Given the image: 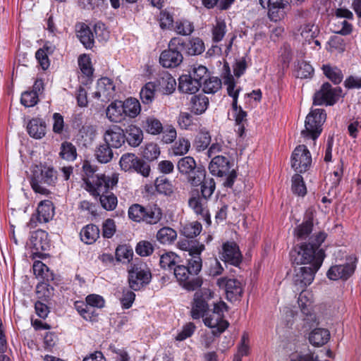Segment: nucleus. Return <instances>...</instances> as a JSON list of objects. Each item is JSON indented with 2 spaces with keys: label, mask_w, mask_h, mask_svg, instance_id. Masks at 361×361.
I'll list each match as a JSON object with an SVG mask.
<instances>
[{
  "label": "nucleus",
  "mask_w": 361,
  "mask_h": 361,
  "mask_svg": "<svg viewBox=\"0 0 361 361\" xmlns=\"http://www.w3.org/2000/svg\"><path fill=\"white\" fill-rule=\"evenodd\" d=\"M85 188L94 196H102L109 192V190L114 188L118 181V176L116 173L111 176L104 174H97L90 178H83Z\"/></svg>",
  "instance_id": "nucleus-1"
},
{
  "label": "nucleus",
  "mask_w": 361,
  "mask_h": 361,
  "mask_svg": "<svg viewBox=\"0 0 361 361\" xmlns=\"http://www.w3.org/2000/svg\"><path fill=\"white\" fill-rule=\"evenodd\" d=\"M291 261L296 264H307V267H314L316 260L321 258V264H322L324 253L322 250L317 252L312 245L302 244L298 247H295L290 252Z\"/></svg>",
  "instance_id": "nucleus-2"
},
{
  "label": "nucleus",
  "mask_w": 361,
  "mask_h": 361,
  "mask_svg": "<svg viewBox=\"0 0 361 361\" xmlns=\"http://www.w3.org/2000/svg\"><path fill=\"white\" fill-rule=\"evenodd\" d=\"M180 173L186 175L188 181L192 186H197L204 177L206 171L202 166H197L193 157L187 156L180 159L177 163Z\"/></svg>",
  "instance_id": "nucleus-3"
},
{
  "label": "nucleus",
  "mask_w": 361,
  "mask_h": 361,
  "mask_svg": "<svg viewBox=\"0 0 361 361\" xmlns=\"http://www.w3.org/2000/svg\"><path fill=\"white\" fill-rule=\"evenodd\" d=\"M326 115L324 110L316 109L312 110L307 116L305 122V129L301 131V135L305 138H311L314 141L321 134L322 126L325 122Z\"/></svg>",
  "instance_id": "nucleus-4"
},
{
  "label": "nucleus",
  "mask_w": 361,
  "mask_h": 361,
  "mask_svg": "<svg viewBox=\"0 0 361 361\" xmlns=\"http://www.w3.org/2000/svg\"><path fill=\"white\" fill-rule=\"evenodd\" d=\"M321 267V258H318L314 267H300L295 268L293 277V283L295 290L305 289L312 283L314 274Z\"/></svg>",
  "instance_id": "nucleus-5"
},
{
  "label": "nucleus",
  "mask_w": 361,
  "mask_h": 361,
  "mask_svg": "<svg viewBox=\"0 0 361 361\" xmlns=\"http://www.w3.org/2000/svg\"><path fill=\"white\" fill-rule=\"evenodd\" d=\"M183 45V42L180 38H172L169 43V49L162 51L160 55V63L165 68H174L180 65L183 57L178 50V46Z\"/></svg>",
  "instance_id": "nucleus-6"
},
{
  "label": "nucleus",
  "mask_w": 361,
  "mask_h": 361,
  "mask_svg": "<svg viewBox=\"0 0 361 361\" xmlns=\"http://www.w3.org/2000/svg\"><path fill=\"white\" fill-rule=\"evenodd\" d=\"M35 171L31 180V185L35 192L48 195L49 190L43 185H52L55 183L57 177L56 172L52 168H44L43 169Z\"/></svg>",
  "instance_id": "nucleus-7"
},
{
  "label": "nucleus",
  "mask_w": 361,
  "mask_h": 361,
  "mask_svg": "<svg viewBox=\"0 0 361 361\" xmlns=\"http://www.w3.org/2000/svg\"><path fill=\"white\" fill-rule=\"evenodd\" d=\"M120 166L125 171L134 170L144 177H147L150 173L149 165L138 158L135 154L126 153L121 156L119 161Z\"/></svg>",
  "instance_id": "nucleus-8"
},
{
  "label": "nucleus",
  "mask_w": 361,
  "mask_h": 361,
  "mask_svg": "<svg viewBox=\"0 0 361 361\" xmlns=\"http://www.w3.org/2000/svg\"><path fill=\"white\" fill-rule=\"evenodd\" d=\"M173 274L179 283L188 290H195L202 284V280L195 276L186 266H176L173 268Z\"/></svg>",
  "instance_id": "nucleus-9"
},
{
  "label": "nucleus",
  "mask_w": 361,
  "mask_h": 361,
  "mask_svg": "<svg viewBox=\"0 0 361 361\" xmlns=\"http://www.w3.org/2000/svg\"><path fill=\"white\" fill-rule=\"evenodd\" d=\"M312 164L310 151L304 145L296 147L291 156V167L297 173L307 171Z\"/></svg>",
  "instance_id": "nucleus-10"
},
{
  "label": "nucleus",
  "mask_w": 361,
  "mask_h": 361,
  "mask_svg": "<svg viewBox=\"0 0 361 361\" xmlns=\"http://www.w3.org/2000/svg\"><path fill=\"white\" fill-rule=\"evenodd\" d=\"M104 306V300L99 295L91 294L87 296L86 302H76L75 308L85 319L92 320L94 317V307L102 308Z\"/></svg>",
  "instance_id": "nucleus-11"
},
{
  "label": "nucleus",
  "mask_w": 361,
  "mask_h": 361,
  "mask_svg": "<svg viewBox=\"0 0 361 361\" xmlns=\"http://www.w3.org/2000/svg\"><path fill=\"white\" fill-rule=\"evenodd\" d=\"M341 89L333 88L329 82L324 83L320 90L315 92L314 96V104L315 105H333L340 97Z\"/></svg>",
  "instance_id": "nucleus-12"
},
{
  "label": "nucleus",
  "mask_w": 361,
  "mask_h": 361,
  "mask_svg": "<svg viewBox=\"0 0 361 361\" xmlns=\"http://www.w3.org/2000/svg\"><path fill=\"white\" fill-rule=\"evenodd\" d=\"M348 262L342 265H335L330 267L327 271V276L331 280H346L354 272L356 267L357 258L355 256H350Z\"/></svg>",
  "instance_id": "nucleus-13"
},
{
  "label": "nucleus",
  "mask_w": 361,
  "mask_h": 361,
  "mask_svg": "<svg viewBox=\"0 0 361 361\" xmlns=\"http://www.w3.org/2000/svg\"><path fill=\"white\" fill-rule=\"evenodd\" d=\"M53 216L54 207L51 202L42 201L37 207V213L31 216L27 226L34 228L37 226V223H47L52 219Z\"/></svg>",
  "instance_id": "nucleus-14"
},
{
  "label": "nucleus",
  "mask_w": 361,
  "mask_h": 361,
  "mask_svg": "<svg viewBox=\"0 0 361 361\" xmlns=\"http://www.w3.org/2000/svg\"><path fill=\"white\" fill-rule=\"evenodd\" d=\"M115 85L109 78H102L98 80L96 90L92 96L102 102H109L114 96Z\"/></svg>",
  "instance_id": "nucleus-15"
},
{
  "label": "nucleus",
  "mask_w": 361,
  "mask_h": 361,
  "mask_svg": "<svg viewBox=\"0 0 361 361\" xmlns=\"http://www.w3.org/2000/svg\"><path fill=\"white\" fill-rule=\"evenodd\" d=\"M216 284L225 290L226 298L230 301H235L242 296L243 286L237 279L220 278L217 280Z\"/></svg>",
  "instance_id": "nucleus-16"
},
{
  "label": "nucleus",
  "mask_w": 361,
  "mask_h": 361,
  "mask_svg": "<svg viewBox=\"0 0 361 361\" xmlns=\"http://www.w3.org/2000/svg\"><path fill=\"white\" fill-rule=\"evenodd\" d=\"M221 258L225 262L238 267L242 262L243 256L235 242H226L222 245Z\"/></svg>",
  "instance_id": "nucleus-17"
},
{
  "label": "nucleus",
  "mask_w": 361,
  "mask_h": 361,
  "mask_svg": "<svg viewBox=\"0 0 361 361\" xmlns=\"http://www.w3.org/2000/svg\"><path fill=\"white\" fill-rule=\"evenodd\" d=\"M151 273L140 267H133L129 271V285L131 289L137 290L149 282Z\"/></svg>",
  "instance_id": "nucleus-18"
},
{
  "label": "nucleus",
  "mask_w": 361,
  "mask_h": 361,
  "mask_svg": "<svg viewBox=\"0 0 361 361\" xmlns=\"http://www.w3.org/2000/svg\"><path fill=\"white\" fill-rule=\"evenodd\" d=\"M204 317V323L208 327L212 329V334L219 336L228 326V322L218 315L207 312Z\"/></svg>",
  "instance_id": "nucleus-19"
},
{
  "label": "nucleus",
  "mask_w": 361,
  "mask_h": 361,
  "mask_svg": "<svg viewBox=\"0 0 361 361\" xmlns=\"http://www.w3.org/2000/svg\"><path fill=\"white\" fill-rule=\"evenodd\" d=\"M188 205L197 215H200L203 220L207 224H210L207 200L204 199L202 196L192 197L189 199Z\"/></svg>",
  "instance_id": "nucleus-20"
},
{
  "label": "nucleus",
  "mask_w": 361,
  "mask_h": 361,
  "mask_svg": "<svg viewBox=\"0 0 361 361\" xmlns=\"http://www.w3.org/2000/svg\"><path fill=\"white\" fill-rule=\"evenodd\" d=\"M154 83L157 90L164 94H171L175 90L176 86V82L174 78L166 71L159 74Z\"/></svg>",
  "instance_id": "nucleus-21"
},
{
  "label": "nucleus",
  "mask_w": 361,
  "mask_h": 361,
  "mask_svg": "<svg viewBox=\"0 0 361 361\" xmlns=\"http://www.w3.org/2000/svg\"><path fill=\"white\" fill-rule=\"evenodd\" d=\"M125 139L123 130L117 126L107 130L104 135L105 143L114 148L121 147L125 142Z\"/></svg>",
  "instance_id": "nucleus-22"
},
{
  "label": "nucleus",
  "mask_w": 361,
  "mask_h": 361,
  "mask_svg": "<svg viewBox=\"0 0 361 361\" xmlns=\"http://www.w3.org/2000/svg\"><path fill=\"white\" fill-rule=\"evenodd\" d=\"M30 243L33 253L47 250L49 247L48 233L42 230H37L30 237Z\"/></svg>",
  "instance_id": "nucleus-23"
},
{
  "label": "nucleus",
  "mask_w": 361,
  "mask_h": 361,
  "mask_svg": "<svg viewBox=\"0 0 361 361\" xmlns=\"http://www.w3.org/2000/svg\"><path fill=\"white\" fill-rule=\"evenodd\" d=\"M212 173L223 176L229 171V161L223 156H215L209 166Z\"/></svg>",
  "instance_id": "nucleus-24"
},
{
  "label": "nucleus",
  "mask_w": 361,
  "mask_h": 361,
  "mask_svg": "<svg viewBox=\"0 0 361 361\" xmlns=\"http://www.w3.org/2000/svg\"><path fill=\"white\" fill-rule=\"evenodd\" d=\"M77 37L87 49H91L94 46V35L90 28L85 24L77 25Z\"/></svg>",
  "instance_id": "nucleus-25"
},
{
  "label": "nucleus",
  "mask_w": 361,
  "mask_h": 361,
  "mask_svg": "<svg viewBox=\"0 0 361 361\" xmlns=\"http://www.w3.org/2000/svg\"><path fill=\"white\" fill-rule=\"evenodd\" d=\"M200 87V83L188 75H181L179 78L178 89L182 92L194 94L199 90Z\"/></svg>",
  "instance_id": "nucleus-26"
},
{
  "label": "nucleus",
  "mask_w": 361,
  "mask_h": 361,
  "mask_svg": "<svg viewBox=\"0 0 361 361\" xmlns=\"http://www.w3.org/2000/svg\"><path fill=\"white\" fill-rule=\"evenodd\" d=\"M204 245L201 244L193 253L189 255L190 258L188 259V266L187 267L190 271L196 276L201 271L202 262L200 257L201 252L204 250Z\"/></svg>",
  "instance_id": "nucleus-27"
},
{
  "label": "nucleus",
  "mask_w": 361,
  "mask_h": 361,
  "mask_svg": "<svg viewBox=\"0 0 361 361\" xmlns=\"http://www.w3.org/2000/svg\"><path fill=\"white\" fill-rule=\"evenodd\" d=\"M29 135L36 139H40L46 133V124L39 118L32 119L27 126Z\"/></svg>",
  "instance_id": "nucleus-28"
},
{
  "label": "nucleus",
  "mask_w": 361,
  "mask_h": 361,
  "mask_svg": "<svg viewBox=\"0 0 361 361\" xmlns=\"http://www.w3.org/2000/svg\"><path fill=\"white\" fill-rule=\"evenodd\" d=\"M81 240L86 244H92L99 237V229L94 224L83 227L80 233Z\"/></svg>",
  "instance_id": "nucleus-29"
},
{
  "label": "nucleus",
  "mask_w": 361,
  "mask_h": 361,
  "mask_svg": "<svg viewBox=\"0 0 361 361\" xmlns=\"http://www.w3.org/2000/svg\"><path fill=\"white\" fill-rule=\"evenodd\" d=\"M330 338V334L326 329L317 328L314 329L309 336L310 342L315 345L320 346L325 344Z\"/></svg>",
  "instance_id": "nucleus-30"
},
{
  "label": "nucleus",
  "mask_w": 361,
  "mask_h": 361,
  "mask_svg": "<svg viewBox=\"0 0 361 361\" xmlns=\"http://www.w3.org/2000/svg\"><path fill=\"white\" fill-rule=\"evenodd\" d=\"M208 309V305L206 301L199 295L195 293L194 298V304L191 310L192 317L195 319L203 317L205 312Z\"/></svg>",
  "instance_id": "nucleus-31"
},
{
  "label": "nucleus",
  "mask_w": 361,
  "mask_h": 361,
  "mask_svg": "<svg viewBox=\"0 0 361 361\" xmlns=\"http://www.w3.org/2000/svg\"><path fill=\"white\" fill-rule=\"evenodd\" d=\"M190 103L192 111L196 114H201L207 110L209 99L204 94H200L192 97Z\"/></svg>",
  "instance_id": "nucleus-32"
},
{
  "label": "nucleus",
  "mask_w": 361,
  "mask_h": 361,
  "mask_svg": "<svg viewBox=\"0 0 361 361\" xmlns=\"http://www.w3.org/2000/svg\"><path fill=\"white\" fill-rule=\"evenodd\" d=\"M122 105L123 113L127 116L135 118L140 113V104L139 101L135 98L127 99L122 103Z\"/></svg>",
  "instance_id": "nucleus-33"
},
{
  "label": "nucleus",
  "mask_w": 361,
  "mask_h": 361,
  "mask_svg": "<svg viewBox=\"0 0 361 361\" xmlns=\"http://www.w3.org/2000/svg\"><path fill=\"white\" fill-rule=\"evenodd\" d=\"M300 35L305 41L310 43V39H314L319 32V27L313 21L306 22L300 26Z\"/></svg>",
  "instance_id": "nucleus-34"
},
{
  "label": "nucleus",
  "mask_w": 361,
  "mask_h": 361,
  "mask_svg": "<svg viewBox=\"0 0 361 361\" xmlns=\"http://www.w3.org/2000/svg\"><path fill=\"white\" fill-rule=\"evenodd\" d=\"M176 238V231L170 227H163L157 233V239L161 244H171Z\"/></svg>",
  "instance_id": "nucleus-35"
},
{
  "label": "nucleus",
  "mask_w": 361,
  "mask_h": 361,
  "mask_svg": "<svg viewBox=\"0 0 361 361\" xmlns=\"http://www.w3.org/2000/svg\"><path fill=\"white\" fill-rule=\"evenodd\" d=\"M95 157L99 162L102 164L109 163L114 157L111 147L104 143L98 146L95 150Z\"/></svg>",
  "instance_id": "nucleus-36"
},
{
  "label": "nucleus",
  "mask_w": 361,
  "mask_h": 361,
  "mask_svg": "<svg viewBox=\"0 0 361 361\" xmlns=\"http://www.w3.org/2000/svg\"><path fill=\"white\" fill-rule=\"evenodd\" d=\"M155 188L160 194L171 196L174 192V187L166 178L159 177L155 180Z\"/></svg>",
  "instance_id": "nucleus-37"
},
{
  "label": "nucleus",
  "mask_w": 361,
  "mask_h": 361,
  "mask_svg": "<svg viewBox=\"0 0 361 361\" xmlns=\"http://www.w3.org/2000/svg\"><path fill=\"white\" fill-rule=\"evenodd\" d=\"M201 194L204 199L208 200L214 193L216 188L214 179L212 177H207L206 173L204 177L201 180Z\"/></svg>",
  "instance_id": "nucleus-38"
},
{
  "label": "nucleus",
  "mask_w": 361,
  "mask_h": 361,
  "mask_svg": "<svg viewBox=\"0 0 361 361\" xmlns=\"http://www.w3.org/2000/svg\"><path fill=\"white\" fill-rule=\"evenodd\" d=\"M157 90L154 82H147L141 90L140 96L143 104H149L152 102Z\"/></svg>",
  "instance_id": "nucleus-39"
},
{
  "label": "nucleus",
  "mask_w": 361,
  "mask_h": 361,
  "mask_svg": "<svg viewBox=\"0 0 361 361\" xmlns=\"http://www.w3.org/2000/svg\"><path fill=\"white\" fill-rule=\"evenodd\" d=\"M161 217L162 213L160 208L156 206L145 207L143 221L149 224H155L161 220Z\"/></svg>",
  "instance_id": "nucleus-40"
},
{
  "label": "nucleus",
  "mask_w": 361,
  "mask_h": 361,
  "mask_svg": "<svg viewBox=\"0 0 361 361\" xmlns=\"http://www.w3.org/2000/svg\"><path fill=\"white\" fill-rule=\"evenodd\" d=\"M204 49V42L199 37L191 39L186 45V52L190 56L201 54Z\"/></svg>",
  "instance_id": "nucleus-41"
},
{
  "label": "nucleus",
  "mask_w": 361,
  "mask_h": 361,
  "mask_svg": "<svg viewBox=\"0 0 361 361\" xmlns=\"http://www.w3.org/2000/svg\"><path fill=\"white\" fill-rule=\"evenodd\" d=\"M188 75L191 76L192 79H196L198 83H200V86H202V81L204 82V80H207L208 77V71L202 65L195 64L190 67Z\"/></svg>",
  "instance_id": "nucleus-42"
},
{
  "label": "nucleus",
  "mask_w": 361,
  "mask_h": 361,
  "mask_svg": "<svg viewBox=\"0 0 361 361\" xmlns=\"http://www.w3.org/2000/svg\"><path fill=\"white\" fill-rule=\"evenodd\" d=\"M143 128L148 133L152 135H158L163 131L161 123L154 117H148L144 121Z\"/></svg>",
  "instance_id": "nucleus-43"
},
{
  "label": "nucleus",
  "mask_w": 361,
  "mask_h": 361,
  "mask_svg": "<svg viewBox=\"0 0 361 361\" xmlns=\"http://www.w3.org/2000/svg\"><path fill=\"white\" fill-rule=\"evenodd\" d=\"M123 112L121 102H112L106 109V116L112 122H118Z\"/></svg>",
  "instance_id": "nucleus-44"
},
{
  "label": "nucleus",
  "mask_w": 361,
  "mask_h": 361,
  "mask_svg": "<svg viewBox=\"0 0 361 361\" xmlns=\"http://www.w3.org/2000/svg\"><path fill=\"white\" fill-rule=\"evenodd\" d=\"M322 70L324 75L334 84H339L342 81V72L337 67H333L330 65H323Z\"/></svg>",
  "instance_id": "nucleus-45"
},
{
  "label": "nucleus",
  "mask_w": 361,
  "mask_h": 361,
  "mask_svg": "<svg viewBox=\"0 0 361 361\" xmlns=\"http://www.w3.org/2000/svg\"><path fill=\"white\" fill-rule=\"evenodd\" d=\"M142 139L143 134L140 128L134 126H129L126 140L130 145L137 147L141 143Z\"/></svg>",
  "instance_id": "nucleus-46"
},
{
  "label": "nucleus",
  "mask_w": 361,
  "mask_h": 361,
  "mask_svg": "<svg viewBox=\"0 0 361 361\" xmlns=\"http://www.w3.org/2000/svg\"><path fill=\"white\" fill-rule=\"evenodd\" d=\"M202 225L198 221L187 223L183 226L181 233L187 238H192L200 233Z\"/></svg>",
  "instance_id": "nucleus-47"
},
{
  "label": "nucleus",
  "mask_w": 361,
  "mask_h": 361,
  "mask_svg": "<svg viewBox=\"0 0 361 361\" xmlns=\"http://www.w3.org/2000/svg\"><path fill=\"white\" fill-rule=\"evenodd\" d=\"M211 142V136L207 131L201 130L196 136L194 142V147L198 152L203 151L207 148Z\"/></svg>",
  "instance_id": "nucleus-48"
},
{
  "label": "nucleus",
  "mask_w": 361,
  "mask_h": 361,
  "mask_svg": "<svg viewBox=\"0 0 361 361\" xmlns=\"http://www.w3.org/2000/svg\"><path fill=\"white\" fill-rule=\"evenodd\" d=\"M79 135L83 140L84 145H90L96 135L95 128L92 125H84L79 130Z\"/></svg>",
  "instance_id": "nucleus-49"
},
{
  "label": "nucleus",
  "mask_w": 361,
  "mask_h": 361,
  "mask_svg": "<svg viewBox=\"0 0 361 361\" xmlns=\"http://www.w3.org/2000/svg\"><path fill=\"white\" fill-rule=\"evenodd\" d=\"M226 33V25L222 20H217L212 29V40L214 42H221Z\"/></svg>",
  "instance_id": "nucleus-50"
},
{
  "label": "nucleus",
  "mask_w": 361,
  "mask_h": 361,
  "mask_svg": "<svg viewBox=\"0 0 361 361\" xmlns=\"http://www.w3.org/2000/svg\"><path fill=\"white\" fill-rule=\"evenodd\" d=\"M177 259L178 256L174 252H165L160 255V266L164 269H173L176 267Z\"/></svg>",
  "instance_id": "nucleus-51"
},
{
  "label": "nucleus",
  "mask_w": 361,
  "mask_h": 361,
  "mask_svg": "<svg viewBox=\"0 0 361 361\" xmlns=\"http://www.w3.org/2000/svg\"><path fill=\"white\" fill-rule=\"evenodd\" d=\"M259 2L262 8L269 9V15L271 19H274L276 10L284 6L283 0H259Z\"/></svg>",
  "instance_id": "nucleus-52"
},
{
  "label": "nucleus",
  "mask_w": 361,
  "mask_h": 361,
  "mask_svg": "<svg viewBox=\"0 0 361 361\" xmlns=\"http://www.w3.org/2000/svg\"><path fill=\"white\" fill-rule=\"evenodd\" d=\"M60 157L68 161H73L76 158V149L71 142H65L61 144Z\"/></svg>",
  "instance_id": "nucleus-53"
},
{
  "label": "nucleus",
  "mask_w": 361,
  "mask_h": 361,
  "mask_svg": "<svg viewBox=\"0 0 361 361\" xmlns=\"http://www.w3.org/2000/svg\"><path fill=\"white\" fill-rule=\"evenodd\" d=\"M292 190L299 196H304L307 192L303 178L298 173L295 174L292 178Z\"/></svg>",
  "instance_id": "nucleus-54"
},
{
  "label": "nucleus",
  "mask_w": 361,
  "mask_h": 361,
  "mask_svg": "<svg viewBox=\"0 0 361 361\" xmlns=\"http://www.w3.org/2000/svg\"><path fill=\"white\" fill-rule=\"evenodd\" d=\"M101 205L108 211L114 210L117 205V197L111 192L106 193L99 197Z\"/></svg>",
  "instance_id": "nucleus-55"
},
{
  "label": "nucleus",
  "mask_w": 361,
  "mask_h": 361,
  "mask_svg": "<svg viewBox=\"0 0 361 361\" xmlns=\"http://www.w3.org/2000/svg\"><path fill=\"white\" fill-rule=\"evenodd\" d=\"M203 5L207 8L216 7L220 10H227L235 0H202Z\"/></svg>",
  "instance_id": "nucleus-56"
},
{
  "label": "nucleus",
  "mask_w": 361,
  "mask_h": 361,
  "mask_svg": "<svg viewBox=\"0 0 361 361\" xmlns=\"http://www.w3.org/2000/svg\"><path fill=\"white\" fill-rule=\"evenodd\" d=\"M221 87V81L216 77H211L203 82V91L205 93H215Z\"/></svg>",
  "instance_id": "nucleus-57"
},
{
  "label": "nucleus",
  "mask_w": 361,
  "mask_h": 361,
  "mask_svg": "<svg viewBox=\"0 0 361 361\" xmlns=\"http://www.w3.org/2000/svg\"><path fill=\"white\" fill-rule=\"evenodd\" d=\"M175 30L178 35L188 36L194 31V25L187 20L177 21L175 25Z\"/></svg>",
  "instance_id": "nucleus-58"
},
{
  "label": "nucleus",
  "mask_w": 361,
  "mask_h": 361,
  "mask_svg": "<svg viewBox=\"0 0 361 361\" xmlns=\"http://www.w3.org/2000/svg\"><path fill=\"white\" fill-rule=\"evenodd\" d=\"M314 72V69L310 64L305 61H301L298 63L295 74L297 78H310Z\"/></svg>",
  "instance_id": "nucleus-59"
},
{
  "label": "nucleus",
  "mask_w": 361,
  "mask_h": 361,
  "mask_svg": "<svg viewBox=\"0 0 361 361\" xmlns=\"http://www.w3.org/2000/svg\"><path fill=\"white\" fill-rule=\"evenodd\" d=\"M145 207L140 204H134L128 209L129 218L136 222L143 221Z\"/></svg>",
  "instance_id": "nucleus-60"
},
{
  "label": "nucleus",
  "mask_w": 361,
  "mask_h": 361,
  "mask_svg": "<svg viewBox=\"0 0 361 361\" xmlns=\"http://www.w3.org/2000/svg\"><path fill=\"white\" fill-rule=\"evenodd\" d=\"M20 102L25 107L34 106L38 102V94L35 91H26L22 94Z\"/></svg>",
  "instance_id": "nucleus-61"
},
{
  "label": "nucleus",
  "mask_w": 361,
  "mask_h": 361,
  "mask_svg": "<svg viewBox=\"0 0 361 361\" xmlns=\"http://www.w3.org/2000/svg\"><path fill=\"white\" fill-rule=\"evenodd\" d=\"M142 154L146 159L153 161L160 154L159 147L154 143L147 144L142 152Z\"/></svg>",
  "instance_id": "nucleus-62"
},
{
  "label": "nucleus",
  "mask_w": 361,
  "mask_h": 361,
  "mask_svg": "<svg viewBox=\"0 0 361 361\" xmlns=\"http://www.w3.org/2000/svg\"><path fill=\"white\" fill-rule=\"evenodd\" d=\"M190 147V142L185 138H179L173 147L175 155H183L188 153Z\"/></svg>",
  "instance_id": "nucleus-63"
},
{
  "label": "nucleus",
  "mask_w": 361,
  "mask_h": 361,
  "mask_svg": "<svg viewBox=\"0 0 361 361\" xmlns=\"http://www.w3.org/2000/svg\"><path fill=\"white\" fill-rule=\"evenodd\" d=\"M352 31V25L345 19H338L334 24V32L342 35H349Z\"/></svg>",
  "instance_id": "nucleus-64"
}]
</instances>
